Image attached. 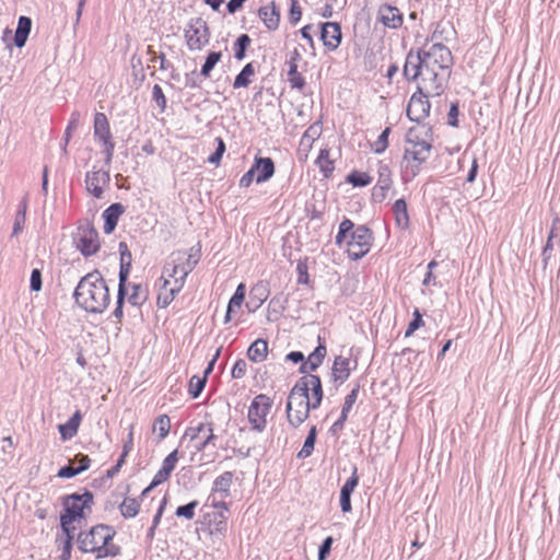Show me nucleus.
<instances>
[{"label":"nucleus","instance_id":"19","mask_svg":"<svg viewBox=\"0 0 560 560\" xmlns=\"http://www.w3.org/2000/svg\"><path fill=\"white\" fill-rule=\"evenodd\" d=\"M378 21L388 28H398L402 24V15L392 5H382L377 14Z\"/></svg>","mask_w":560,"mask_h":560},{"label":"nucleus","instance_id":"32","mask_svg":"<svg viewBox=\"0 0 560 560\" xmlns=\"http://www.w3.org/2000/svg\"><path fill=\"white\" fill-rule=\"evenodd\" d=\"M126 294H128V302L136 307L142 306L148 300V292L141 284H129Z\"/></svg>","mask_w":560,"mask_h":560},{"label":"nucleus","instance_id":"27","mask_svg":"<svg viewBox=\"0 0 560 560\" xmlns=\"http://www.w3.org/2000/svg\"><path fill=\"white\" fill-rule=\"evenodd\" d=\"M358 393H359V386L354 387L346 397L345 399V402H343V406H342V410H341V413H340V417L339 419L332 424L331 429L334 431H337V430H340L342 429L343 427V423L345 421L347 420L348 418V415L351 410V408L353 407L355 400H357V397H358Z\"/></svg>","mask_w":560,"mask_h":560},{"label":"nucleus","instance_id":"29","mask_svg":"<svg viewBox=\"0 0 560 560\" xmlns=\"http://www.w3.org/2000/svg\"><path fill=\"white\" fill-rule=\"evenodd\" d=\"M373 241V235L370 229L364 225L358 226L348 241L349 243L358 244L363 249H370Z\"/></svg>","mask_w":560,"mask_h":560},{"label":"nucleus","instance_id":"50","mask_svg":"<svg viewBox=\"0 0 560 560\" xmlns=\"http://www.w3.org/2000/svg\"><path fill=\"white\" fill-rule=\"evenodd\" d=\"M250 44V38L247 34H242L236 42L235 58L242 60L245 57V50Z\"/></svg>","mask_w":560,"mask_h":560},{"label":"nucleus","instance_id":"10","mask_svg":"<svg viewBox=\"0 0 560 560\" xmlns=\"http://www.w3.org/2000/svg\"><path fill=\"white\" fill-rule=\"evenodd\" d=\"M185 39L190 50H200L209 43V28L201 19L192 20L185 30Z\"/></svg>","mask_w":560,"mask_h":560},{"label":"nucleus","instance_id":"5","mask_svg":"<svg viewBox=\"0 0 560 560\" xmlns=\"http://www.w3.org/2000/svg\"><path fill=\"white\" fill-rule=\"evenodd\" d=\"M115 530L107 525H96L78 536V547L83 552H92L96 558L114 557L119 548L112 542Z\"/></svg>","mask_w":560,"mask_h":560},{"label":"nucleus","instance_id":"16","mask_svg":"<svg viewBox=\"0 0 560 560\" xmlns=\"http://www.w3.org/2000/svg\"><path fill=\"white\" fill-rule=\"evenodd\" d=\"M322 133V126L320 122L317 121L313 125H311L305 132L303 133L300 144H299V156L300 160H306L308 156V153L311 152L314 142L319 138Z\"/></svg>","mask_w":560,"mask_h":560},{"label":"nucleus","instance_id":"14","mask_svg":"<svg viewBox=\"0 0 560 560\" xmlns=\"http://www.w3.org/2000/svg\"><path fill=\"white\" fill-rule=\"evenodd\" d=\"M109 171L92 170L85 175L86 189L93 197L97 199L102 198L104 187L109 184Z\"/></svg>","mask_w":560,"mask_h":560},{"label":"nucleus","instance_id":"59","mask_svg":"<svg viewBox=\"0 0 560 560\" xmlns=\"http://www.w3.org/2000/svg\"><path fill=\"white\" fill-rule=\"evenodd\" d=\"M246 369H247V363L242 359L237 360L234 363L232 371H231L232 377L233 378H242L246 373Z\"/></svg>","mask_w":560,"mask_h":560},{"label":"nucleus","instance_id":"57","mask_svg":"<svg viewBox=\"0 0 560 560\" xmlns=\"http://www.w3.org/2000/svg\"><path fill=\"white\" fill-rule=\"evenodd\" d=\"M30 288L34 292L42 290V272L39 269H33L30 279Z\"/></svg>","mask_w":560,"mask_h":560},{"label":"nucleus","instance_id":"37","mask_svg":"<svg viewBox=\"0 0 560 560\" xmlns=\"http://www.w3.org/2000/svg\"><path fill=\"white\" fill-rule=\"evenodd\" d=\"M119 511L122 517L133 518L140 511V503L135 498H125L119 504Z\"/></svg>","mask_w":560,"mask_h":560},{"label":"nucleus","instance_id":"63","mask_svg":"<svg viewBox=\"0 0 560 560\" xmlns=\"http://www.w3.org/2000/svg\"><path fill=\"white\" fill-rule=\"evenodd\" d=\"M350 498L351 493L340 491V509L343 513H349L352 509Z\"/></svg>","mask_w":560,"mask_h":560},{"label":"nucleus","instance_id":"58","mask_svg":"<svg viewBox=\"0 0 560 560\" xmlns=\"http://www.w3.org/2000/svg\"><path fill=\"white\" fill-rule=\"evenodd\" d=\"M152 97L156 102L158 106L161 107V109H164L166 106V98L163 93L162 88L159 84H155L152 89Z\"/></svg>","mask_w":560,"mask_h":560},{"label":"nucleus","instance_id":"26","mask_svg":"<svg viewBox=\"0 0 560 560\" xmlns=\"http://www.w3.org/2000/svg\"><path fill=\"white\" fill-rule=\"evenodd\" d=\"M129 269L128 266L125 268L124 266L120 267L119 270V284H118V292H117V306L114 311V316L116 318L122 317V304H124V298L127 293V278H128Z\"/></svg>","mask_w":560,"mask_h":560},{"label":"nucleus","instance_id":"55","mask_svg":"<svg viewBox=\"0 0 560 560\" xmlns=\"http://www.w3.org/2000/svg\"><path fill=\"white\" fill-rule=\"evenodd\" d=\"M176 463H177V451L175 450L164 458L161 469L171 474L174 470Z\"/></svg>","mask_w":560,"mask_h":560},{"label":"nucleus","instance_id":"34","mask_svg":"<svg viewBox=\"0 0 560 560\" xmlns=\"http://www.w3.org/2000/svg\"><path fill=\"white\" fill-rule=\"evenodd\" d=\"M268 293L264 285H256L249 292V298L246 303L247 308L249 312H255L257 308H259L264 302L267 300Z\"/></svg>","mask_w":560,"mask_h":560},{"label":"nucleus","instance_id":"43","mask_svg":"<svg viewBox=\"0 0 560 560\" xmlns=\"http://www.w3.org/2000/svg\"><path fill=\"white\" fill-rule=\"evenodd\" d=\"M65 538L60 539L61 560H69L71 556L72 539L74 532H63Z\"/></svg>","mask_w":560,"mask_h":560},{"label":"nucleus","instance_id":"11","mask_svg":"<svg viewBox=\"0 0 560 560\" xmlns=\"http://www.w3.org/2000/svg\"><path fill=\"white\" fill-rule=\"evenodd\" d=\"M440 94H429L425 91H417L411 97L407 106V116L410 120L420 122L430 114L429 97L439 96Z\"/></svg>","mask_w":560,"mask_h":560},{"label":"nucleus","instance_id":"47","mask_svg":"<svg viewBox=\"0 0 560 560\" xmlns=\"http://www.w3.org/2000/svg\"><path fill=\"white\" fill-rule=\"evenodd\" d=\"M206 376L200 377L197 375H194L189 381V394L192 398H197L200 393L202 392L205 385H206Z\"/></svg>","mask_w":560,"mask_h":560},{"label":"nucleus","instance_id":"28","mask_svg":"<svg viewBox=\"0 0 560 560\" xmlns=\"http://www.w3.org/2000/svg\"><path fill=\"white\" fill-rule=\"evenodd\" d=\"M80 421L81 413L80 411H75L66 423L58 425L60 436L63 441L72 439L78 433Z\"/></svg>","mask_w":560,"mask_h":560},{"label":"nucleus","instance_id":"3","mask_svg":"<svg viewBox=\"0 0 560 560\" xmlns=\"http://www.w3.org/2000/svg\"><path fill=\"white\" fill-rule=\"evenodd\" d=\"M77 304L88 313H103L110 301L106 281L98 271L85 275L78 283L74 293Z\"/></svg>","mask_w":560,"mask_h":560},{"label":"nucleus","instance_id":"24","mask_svg":"<svg viewBox=\"0 0 560 560\" xmlns=\"http://www.w3.org/2000/svg\"><path fill=\"white\" fill-rule=\"evenodd\" d=\"M122 213H124V207L120 203H113L107 209H105V211L103 212V218L105 220V223H104V233L105 234H110L115 230V228L118 223V219Z\"/></svg>","mask_w":560,"mask_h":560},{"label":"nucleus","instance_id":"53","mask_svg":"<svg viewBox=\"0 0 560 560\" xmlns=\"http://www.w3.org/2000/svg\"><path fill=\"white\" fill-rule=\"evenodd\" d=\"M347 250L349 257L353 260L361 259L364 255L369 253L370 249H363L360 245L353 243H347Z\"/></svg>","mask_w":560,"mask_h":560},{"label":"nucleus","instance_id":"56","mask_svg":"<svg viewBox=\"0 0 560 560\" xmlns=\"http://www.w3.org/2000/svg\"><path fill=\"white\" fill-rule=\"evenodd\" d=\"M290 21L293 23V24H296L298 22H300L301 18H302V10L299 5V0H290Z\"/></svg>","mask_w":560,"mask_h":560},{"label":"nucleus","instance_id":"48","mask_svg":"<svg viewBox=\"0 0 560 560\" xmlns=\"http://www.w3.org/2000/svg\"><path fill=\"white\" fill-rule=\"evenodd\" d=\"M390 132L389 128H385L381 135L378 136L377 140L374 142L372 149L374 153L381 154L383 153L386 148L388 147V135Z\"/></svg>","mask_w":560,"mask_h":560},{"label":"nucleus","instance_id":"1","mask_svg":"<svg viewBox=\"0 0 560 560\" xmlns=\"http://www.w3.org/2000/svg\"><path fill=\"white\" fill-rule=\"evenodd\" d=\"M453 58L442 44H433L417 54L409 52L404 66L408 80L417 81V89L429 94H442L451 75Z\"/></svg>","mask_w":560,"mask_h":560},{"label":"nucleus","instance_id":"6","mask_svg":"<svg viewBox=\"0 0 560 560\" xmlns=\"http://www.w3.org/2000/svg\"><path fill=\"white\" fill-rule=\"evenodd\" d=\"M200 257V244L192 246L188 252L177 250L172 253L163 267L162 279L172 280L184 287L187 276L198 265Z\"/></svg>","mask_w":560,"mask_h":560},{"label":"nucleus","instance_id":"39","mask_svg":"<svg viewBox=\"0 0 560 560\" xmlns=\"http://www.w3.org/2000/svg\"><path fill=\"white\" fill-rule=\"evenodd\" d=\"M316 165L320 170V172L324 174L325 177H328L332 171H334V163L329 159V150L328 149H322L319 151V154L315 161Z\"/></svg>","mask_w":560,"mask_h":560},{"label":"nucleus","instance_id":"31","mask_svg":"<svg viewBox=\"0 0 560 560\" xmlns=\"http://www.w3.org/2000/svg\"><path fill=\"white\" fill-rule=\"evenodd\" d=\"M268 354V343L264 339L255 340L247 350V357L255 363L262 362Z\"/></svg>","mask_w":560,"mask_h":560},{"label":"nucleus","instance_id":"7","mask_svg":"<svg viewBox=\"0 0 560 560\" xmlns=\"http://www.w3.org/2000/svg\"><path fill=\"white\" fill-rule=\"evenodd\" d=\"M93 499V493L90 491H85L82 494L74 493L65 498V513L60 516L62 532L75 530V527L72 524L85 518L86 511L91 512Z\"/></svg>","mask_w":560,"mask_h":560},{"label":"nucleus","instance_id":"49","mask_svg":"<svg viewBox=\"0 0 560 560\" xmlns=\"http://www.w3.org/2000/svg\"><path fill=\"white\" fill-rule=\"evenodd\" d=\"M412 317V320L409 323L405 331V337H410L418 328H420L424 324L422 315L418 308L413 311Z\"/></svg>","mask_w":560,"mask_h":560},{"label":"nucleus","instance_id":"30","mask_svg":"<svg viewBox=\"0 0 560 560\" xmlns=\"http://www.w3.org/2000/svg\"><path fill=\"white\" fill-rule=\"evenodd\" d=\"M31 27H32L31 19L27 16H20L19 22H18V27H16V31L14 34V45L18 48H22L25 45L28 34L31 32Z\"/></svg>","mask_w":560,"mask_h":560},{"label":"nucleus","instance_id":"9","mask_svg":"<svg viewBox=\"0 0 560 560\" xmlns=\"http://www.w3.org/2000/svg\"><path fill=\"white\" fill-rule=\"evenodd\" d=\"M272 406L271 399L264 394L257 395L248 407L247 418L252 428L261 432L267 424V416Z\"/></svg>","mask_w":560,"mask_h":560},{"label":"nucleus","instance_id":"15","mask_svg":"<svg viewBox=\"0 0 560 560\" xmlns=\"http://www.w3.org/2000/svg\"><path fill=\"white\" fill-rule=\"evenodd\" d=\"M160 281L162 284L159 288L156 304L160 308H165L174 301L183 287L172 280L162 279V277L160 278Z\"/></svg>","mask_w":560,"mask_h":560},{"label":"nucleus","instance_id":"2","mask_svg":"<svg viewBox=\"0 0 560 560\" xmlns=\"http://www.w3.org/2000/svg\"><path fill=\"white\" fill-rule=\"evenodd\" d=\"M323 387L319 376L306 374L291 388L287 405V420L292 428H299L306 421L312 409H317L323 400Z\"/></svg>","mask_w":560,"mask_h":560},{"label":"nucleus","instance_id":"33","mask_svg":"<svg viewBox=\"0 0 560 560\" xmlns=\"http://www.w3.org/2000/svg\"><path fill=\"white\" fill-rule=\"evenodd\" d=\"M395 221L398 228L407 230L410 225L408 208L405 199H397L394 203Z\"/></svg>","mask_w":560,"mask_h":560},{"label":"nucleus","instance_id":"13","mask_svg":"<svg viewBox=\"0 0 560 560\" xmlns=\"http://www.w3.org/2000/svg\"><path fill=\"white\" fill-rule=\"evenodd\" d=\"M74 242L77 248L86 257L94 255L100 248L98 234L91 226L79 229Z\"/></svg>","mask_w":560,"mask_h":560},{"label":"nucleus","instance_id":"36","mask_svg":"<svg viewBox=\"0 0 560 560\" xmlns=\"http://www.w3.org/2000/svg\"><path fill=\"white\" fill-rule=\"evenodd\" d=\"M244 296H245V284L244 283H240L233 294V296L230 299L229 301V304H228V307H226V313H225V316H224V324H228L231 322L232 319V312L234 311V308H240L243 301H244Z\"/></svg>","mask_w":560,"mask_h":560},{"label":"nucleus","instance_id":"21","mask_svg":"<svg viewBox=\"0 0 560 560\" xmlns=\"http://www.w3.org/2000/svg\"><path fill=\"white\" fill-rule=\"evenodd\" d=\"M377 182L374 187V196L384 198L393 185L392 171L388 165L380 163L377 167Z\"/></svg>","mask_w":560,"mask_h":560},{"label":"nucleus","instance_id":"17","mask_svg":"<svg viewBox=\"0 0 560 560\" xmlns=\"http://www.w3.org/2000/svg\"><path fill=\"white\" fill-rule=\"evenodd\" d=\"M320 38L325 47L337 49L341 40V28L338 23L327 22L322 25Z\"/></svg>","mask_w":560,"mask_h":560},{"label":"nucleus","instance_id":"52","mask_svg":"<svg viewBox=\"0 0 560 560\" xmlns=\"http://www.w3.org/2000/svg\"><path fill=\"white\" fill-rule=\"evenodd\" d=\"M358 483H359L358 469H357V467H353L350 478L343 483L340 491L352 494V492L354 491Z\"/></svg>","mask_w":560,"mask_h":560},{"label":"nucleus","instance_id":"62","mask_svg":"<svg viewBox=\"0 0 560 560\" xmlns=\"http://www.w3.org/2000/svg\"><path fill=\"white\" fill-rule=\"evenodd\" d=\"M256 180L255 172L253 166L241 177L240 187L246 188L250 186V184Z\"/></svg>","mask_w":560,"mask_h":560},{"label":"nucleus","instance_id":"18","mask_svg":"<svg viewBox=\"0 0 560 560\" xmlns=\"http://www.w3.org/2000/svg\"><path fill=\"white\" fill-rule=\"evenodd\" d=\"M301 54L295 48L288 60V81L293 89L302 90L305 86V80L298 71V63L301 60Z\"/></svg>","mask_w":560,"mask_h":560},{"label":"nucleus","instance_id":"22","mask_svg":"<svg viewBox=\"0 0 560 560\" xmlns=\"http://www.w3.org/2000/svg\"><path fill=\"white\" fill-rule=\"evenodd\" d=\"M252 166L257 183L268 180L275 173V164L270 158H256Z\"/></svg>","mask_w":560,"mask_h":560},{"label":"nucleus","instance_id":"4","mask_svg":"<svg viewBox=\"0 0 560 560\" xmlns=\"http://www.w3.org/2000/svg\"><path fill=\"white\" fill-rule=\"evenodd\" d=\"M429 129L424 126L410 128L406 135L402 176L405 180L413 179L421 171V165L429 159L432 144Z\"/></svg>","mask_w":560,"mask_h":560},{"label":"nucleus","instance_id":"41","mask_svg":"<svg viewBox=\"0 0 560 560\" xmlns=\"http://www.w3.org/2000/svg\"><path fill=\"white\" fill-rule=\"evenodd\" d=\"M255 74V70L252 63H247L242 71L236 75L233 88L241 89L247 88L250 83V78Z\"/></svg>","mask_w":560,"mask_h":560},{"label":"nucleus","instance_id":"42","mask_svg":"<svg viewBox=\"0 0 560 560\" xmlns=\"http://www.w3.org/2000/svg\"><path fill=\"white\" fill-rule=\"evenodd\" d=\"M171 430V420L166 415H161L154 422L153 431L159 433L160 440H163L167 436Z\"/></svg>","mask_w":560,"mask_h":560},{"label":"nucleus","instance_id":"60","mask_svg":"<svg viewBox=\"0 0 560 560\" xmlns=\"http://www.w3.org/2000/svg\"><path fill=\"white\" fill-rule=\"evenodd\" d=\"M332 541L334 539L330 536L324 539L318 550V560H326L328 553L330 552Z\"/></svg>","mask_w":560,"mask_h":560},{"label":"nucleus","instance_id":"38","mask_svg":"<svg viewBox=\"0 0 560 560\" xmlns=\"http://www.w3.org/2000/svg\"><path fill=\"white\" fill-rule=\"evenodd\" d=\"M233 481V474L231 471H225L219 477L215 478L212 487L213 492H220L224 495L229 494L231 485Z\"/></svg>","mask_w":560,"mask_h":560},{"label":"nucleus","instance_id":"44","mask_svg":"<svg viewBox=\"0 0 560 560\" xmlns=\"http://www.w3.org/2000/svg\"><path fill=\"white\" fill-rule=\"evenodd\" d=\"M221 52H215V51H212L210 52L207 58H206V61L201 68V75L203 77H209L211 70L214 68V66L220 61L221 59Z\"/></svg>","mask_w":560,"mask_h":560},{"label":"nucleus","instance_id":"45","mask_svg":"<svg viewBox=\"0 0 560 560\" xmlns=\"http://www.w3.org/2000/svg\"><path fill=\"white\" fill-rule=\"evenodd\" d=\"M197 506L198 501L194 500L188 504L178 506L175 511V515L186 520H192L195 517V510Z\"/></svg>","mask_w":560,"mask_h":560},{"label":"nucleus","instance_id":"23","mask_svg":"<svg viewBox=\"0 0 560 560\" xmlns=\"http://www.w3.org/2000/svg\"><path fill=\"white\" fill-rule=\"evenodd\" d=\"M351 370V360L349 358L342 355L336 357L331 368L334 381L343 383L350 376Z\"/></svg>","mask_w":560,"mask_h":560},{"label":"nucleus","instance_id":"12","mask_svg":"<svg viewBox=\"0 0 560 560\" xmlns=\"http://www.w3.org/2000/svg\"><path fill=\"white\" fill-rule=\"evenodd\" d=\"M222 511L208 514L207 533L213 544L222 542L228 530V508L225 503L221 504Z\"/></svg>","mask_w":560,"mask_h":560},{"label":"nucleus","instance_id":"51","mask_svg":"<svg viewBox=\"0 0 560 560\" xmlns=\"http://www.w3.org/2000/svg\"><path fill=\"white\" fill-rule=\"evenodd\" d=\"M296 271H298V283L299 284H308V282H310L308 267H307V262L305 260L298 261Z\"/></svg>","mask_w":560,"mask_h":560},{"label":"nucleus","instance_id":"46","mask_svg":"<svg viewBox=\"0 0 560 560\" xmlns=\"http://www.w3.org/2000/svg\"><path fill=\"white\" fill-rule=\"evenodd\" d=\"M348 182L351 183L354 187H364L371 184L372 178L366 173L353 172L348 175Z\"/></svg>","mask_w":560,"mask_h":560},{"label":"nucleus","instance_id":"40","mask_svg":"<svg viewBox=\"0 0 560 560\" xmlns=\"http://www.w3.org/2000/svg\"><path fill=\"white\" fill-rule=\"evenodd\" d=\"M316 435H317L316 427L312 425L310 428L308 434H307V436H306V439L304 441V444H303L302 448L298 453V457L299 458H306V457L311 456V454L314 451Z\"/></svg>","mask_w":560,"mask_h":560},{"label":"nucleus","instance_id":"8","mask_svg":"<svg viewBox=\"0 0 560 560\" xmlns=\"http://www.w3.org/2000/svg\"><path fill=\"white\" fill-rule=\"evenodd\" d=\"M93 136L103 145L104 163L109 167L114 158L115 143L110 133L109 121L104 113L94 115Z\"/></svg>","mask_w":560,"mask_h":560},{"label":"nucleus","instance_id":"61","mask_svg":"<svg viewBox=\"0 0 560 560\" xmlns=\"http://www.w3.org/2000/svg\"><path fill=\"white\" fill-rule=\"evenodd\" d=\"M170 476H171V474H168L167 471L160 468L156 471V474L154 475V477L150 483V488H155L156 486L163 483L164 481H166L170 478Z\"/></svg>","mask_w":560,"mask_h":560},{"label":"nucleus","instance_id":"25","mask_svg":"<svg viewBox=\"0 0 560 560\" xmlns=\"http://www.w3.org/2000/svg\"><path fill=\"white\" fill-rule=\"evenodd\" d=\"M326 355V347L318 345L315 350L308 355L307 360L300 366V372L306 374L307 372L315 371L322 363Z\"/></svg>","mask_w":560,"mask_h":560},{"label":"nucleus","instance_id":"54","mask_svg":"<svg viewBox=\"0 0 560 560\" xmlns=\"http://www.w3.org/2000/svg\"><path fill=\"white\" fill-rule=\"evenodd\" d=\"M218 147L217 150L208 158V162L211 164H218L225 151L224 141L221 138H217Z\"/></svg>","mask_w":560,"mask_h":560},{"label":"nucleus","instance_id":"20","mask_svg":"<svg viewBox=\"0 0 560 560\" xmlns=\"http://www.w3.org/2000/svg\"><path fill=\"white\" fill-rule=\"evenodd\" d=\"M258 16L264 23V25L267 27V30H278L280 24V12L276 8L273 1L270 4L260 7L258 10Z\"/></svg>","mask_w":560,"mask_h":560},{"label":"nucleus","instance_id":"64","mask_svg":"<svg viewBox=\"0 0 560 560\" xmlns=\"http://www.w3.org/2000/svg\"><path fill=\"white\" fill-rule=\"evenodd\" d=\"M80 471L78 470V467L72 466H65L59 469L57 477L59 478H72L77 475H79Z\"/></svg>","mask_w":560,"mask_h":560},{"label":"nucleus","instance_id":"35","mask_svg":"<svg viewBox=\"0 0 560 560\" xmlns=\"http://www.w3.org/2000/svg\"><path fill=\"white\" fill-rule=\"evenodd\" d=\"M26 211H27V199L24 197L14 215L13 229L11 233V237L18 236L24 229L26 221Z\"/></svg>","mask_w":560,"mask_h":560}]
</instances>
